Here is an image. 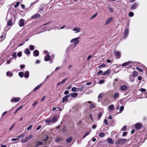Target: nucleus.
I'll list each match as a JSON object with an SVG mask.
<instances>
[{"mask_svg":"<svg viewBox=\"0 0 147 147\" xmlns=\"http://www.w3.org/2000/svg\"><path fill=\"white\" fill-rule=\"evenodd\" d=\"M102 96V94L101 93L98 96V98H101Z\"/></svg>","mask_w":147,"mask_h":147,"instance_id":"obj_64","label":"nucleus"},{"mask_svg":"<svg viewBox=\"0 0 147 147\" xmlns=\"http://www.w3.org/2000/svg\"><path fill=\"white\" fill-rule=\"evenodd\" d=\"M101 112H99V113L98 115V120H99L100 119L104 112V111L103 109H102L101 110Z\"/></svg>","mask_w":147,"mask_h":147,"instance_id":"obj_13","label":"nucleus"},{"mask_svg":"<svg viewBox=\"0 0 147 147\" xmlns=\"http://www.w3.org/2000/svg\"><path fill=\"white\" fill-rule=\"evenodd\" d=\"M131 62V61H129L126 62L122 64L121 66L122 67H125V66H127Z\"/></svg>","mask_w":147,"mask_h":147,"instance_id":"obj_28","label":"nucleus"},{"mask_svg":"<svg viewBox=\"0 0 147 147\" xmlns=\"http://www.w3.org/2000/svg\"><path fill=\"white\" fill-rule=\"evenodd\" d=\"M84 88L83 87H82L81 88H78V89L80 91H82L84 90Z\"/></svg>","mask_w":147,"mask_h":147,"instance_id":"obj_60","label":"nucleus"},{"mask_svg":"<svg viewBox=\"0 0 147 147\" xmlns=\"http://www.w3.org/2000/svg\"><path fill=\"white\" fill-rule=\"evenodd\" d=\"M32 127V125H30L27 128V130H29L30 129H31Z\"/></svg>","mask_w":147,"mask_h":147,"instance_id":"obj_55","label":"nucleus"},{"mask_svg":"<svg viewBox=\"0 0 147 147\" xmlns=\"http://www.w3.org/2000/svg\"><path fill=\"white\" fill-rule=\"evenodd\" d=\"M33 54L35 56H38L39 55V52L38 50H35L33 51Z\"/></svg>","mask_w":147,"mask_h":147,"instance_id":"obj_19","label":"nucleus"},{"mask_svg":"<svg viewBox=\"0 0 147 147\" xmlns=\"http://www.w3.org/2000/svg\"><path fill=\"white\" fill-rule=\"evenodd\" d=\"M133 77L134 76H132L130 75L129 76V79L131 82H133L135 80V79Z\"/></svg>","mask_w":147,"mask_h":147,"instance_id":"obj_30","label":"nucleus"},{"mask_svg":"<svg viewBox=\"0 0 147 147\" xmlns=\"http://www.w3.org/2000/svg\"><path fill=\"white\" fill-rule=\"evenodd\" d=\"M71 90L72 91L74 92H76L77 91V88L74 87L72 88Z\"/></svg>","mask_w":147,"mask_h":147,"instance_id":"obj_49","label":"nucleus"},{"mask_svg":"<svg viewBox=\"0 0 147 147\" xmlns=\"http://www.w3.org/2000/svg\"><path fill=\"white\" fill-rule=\"evenodd\" d=\"M105 136V134L103 132H100L99 134V136L100 137H103Z\"/></svg>","mask_w":147,"mask_h":147,"instance_id":"obj_34","label":"nucleus"},{"mask_svg":"<svg viewBox=\"0 0 147 147\" xmlns=\"http://www.w3.org/2000/svg\"><path fill=\"white\" fill-rule=\"evenodd\" d=\"M59 117L58 115H55L52 118H49L46 120L45 121L48 124L54 123L57 122Z\"/></svg>","mask_w":147,"mask_h":147,"instance_id":"obj_1","label":"nucleus"},{"mask_svg":"<svg viewBox=\"0 0 147 147\" xmlns=\"http://www.w3.org/2000/svg\"><path fill=\"white\" fill-rule=\"evenodd\" d=\"M22 52L20 51V52H18V53H17L18 56L19 57H21L22 55Z\"/></svg>","mask_w":147,"mask_h":147,"instance_id":"obj_46","label":"nucleus"},{"mask_svg":"<svg viewBox=\"0 0 147 147\" xmlns=\"http://www.w3.org/2000/svg\"><path fill=\"white\" fill-rule=\"evenodd\" d=\"M80 37H79L73 38L71 39L70 41V43L74 42V46L76 47L79 43V39H80Z\"/></svg>","mask_w":147,"mask_h":147,"instance_id":"obj_3","label":"nucleus"},{"mask_svg":"<svg viewBox=\"0 0 147 147\" xmlns=\"http://www.w3.org/2000/svg\"><path fill=\"white\" fill-rule=\"evenodd\" d=\"M40 17V15L39 14L36 13L32 16L31 17V18L35 19L38 18H39Z\"/></svg>","mask_w":147,"mask_h":147,"instance_id":"obj_10","label":"nucleus"},{"mask_svg":"<svg viewBox=\"0 0 147 147\" xmlns=\"http://www.w3.org/2000/svg\"><path fill=\"white\" fill-rule=\"evenodd\" d=\"M42 84H41L36 86L33 90V91L34 92L38 90L41 86Z\"/></svg>","mask_w":147,"mask_h":147,"instance_id":"obj_24","label":"nucleus"},{"mask_svg":"<svg viewBox=\"0 0 147 147\" xmlns=\"http://www.w3.org/2000/svg\"><path fill=\"white\" fill-rule=\"evenodd\" d=\"M73 31H75V33H78L80 31V28L79 27L75 28L73 29Z\"/></svg>","mask_w":147,"mask_h":147,"instance_id":"obj_17","label":"nucleus"},{"mask_svg":"<svg viewBox=\"0 0 147 147\" xmlns=\"http://www.w3.org/2000/svg\"><path fill=\"white\" fill-rule=\"evenodd\" d=\"M138 5V3H135L130 7V9L131 10L137 8Z\"/></svg>","mask_w":147,"mask_h":147,"instance_id":"obj_8","label":"nucleus"},{"mask_svg":"<svg viewBox=\"0 0 147 147\" xmlns=\"http://www.w3.org/2000/svg\"><path fill=\"white\" fill-rule=\"evenodd\" d=\"M51 58V57L49 55H47L45 57L44 60L45 61H48L50 60Z\"/></svg>","mask_w":147,"mask_h":147,"instance_id":"obj_22","label":"nucleus"},{"mask_svg":"<svg viewBox=\"0 0 147 147\" xmlns=\"http://www.w3.org/2000/svg\"><path fill=\"white\" fill-rule=\"evenodd\" d=\"M12 21L11 20H9L7 22V26H11L12 24Z\"/></svg>","mask_w":147,"mask_h":147,"instance_id":"obj_33","label":"nucleus"},{"mask_svg":"<svg viewBox=\"0 0 147 147\" xmlns=\"http://www.w3.org/2000/svg\"><path fill=\"white\" fill-rule=\"evenodd\" d=\"M11 56L12 57V59H16L17 57L16 52L13 53L11 55Z\"/></svg>","mask_w":147,"mask_h":147,"instance_id":"obj_26","label":"nucleus"},{"mask_svg":"<svg viewBox=\"0 0 147 147\" xmlns=\"http://www.w3.org/2000/svg\"><path fill=\"white\" fill-rule=\"evenodd\" d=\"M78 95V93H70L69 94V96H71L73 98H75Z\"/></svg>","mask_w":147,"mask_h":147,"instance_id":"obj_21","label":"nucleus"},{"mask_svg":"<svg viewBox=\"0 0 147 147\" xmlns=\"http://www.w3.org/2000/svg\"><path fill=\"white\" fill-rule=\"evenodd\" d=\"M43 144V142H38L36 144V147H38L40 145H42Z\"/></svg>","mask_w":147,"mask_h":147,"instance_id":"obj_32","label":"nucleus"},{"mask_svg":"<svg viewBox=\"0 0 147 147\" xmlns=\"http://www.w3.org/2000/svg\"><path fill=\"white\" fill-rule=\"evenodd\" d=\"M30 50L33 51L34 49V46L33 45H30Z\"/></svg>","mask_w":147,"mask_h":147,"instance_id":"obj_37","label":"nucleus"},{"mask_svg":"<svg viewBox=\"0 0 147 147\" xmlns=\"http://www.w3.org/2000/svg\"><path fill=\"white\" fill-rule=\"evenodd\" d=\"M23 106H21L19 107V108H18L16 111H15L14 113V114H16L17 113V112L20 109H21L22 108V107Z\"/></svg>","mask_w":147,"mask_h":147,"instance_id":"obj_45","label":"nucleus"},{"mask_svg":"<svg viewBox=\"0 0 147 147\" xmlns=\"http://www.w3.org/2000/svg\"><path fill=\"white\" fill-rule=\"evenodd\" d=\"M19 140V139L18 137L17 138H12L11 139V140L12 141H18Z\"/></svg>","mask_w":147,"mask_h":147,"instance_id":"obj_57","label":"nucleus"},{"mask_svg":"<svg viewBox=\"0 0 147 147\" xmlns=\"http://www.w3.org/2000/svg\"><path fill=\"white\" fill-rule=\"evenodd\" d=\"M6 75L7 76H9L10 77H11L12 75V74L11 72L8 71L6 73Z\"/></svg>","mask_w":147,"mask_h":147,"instance_id":"obj_36","label":"nucleus"},{"mask_svg":"<svg viewBox=\"0 0 147 147\" xmlns=\"http://www.w3.org/2000/svg\"><path fill=\"white\" fill-rule=\"evenodd\" d=\"M140 91L142 92H144V91H145L146 90L144 88H141L140 89Z\"/></svg>","mask_w":147,"mask_h":147,"instance_id":"obj_63","label":"nucleus"},{"mask_svg":"<svg viewBox=\"0 0 147 147\" xmlns=\"http://www.w3.org/2000/svg\"><path fill=\"white\" fill-rule=\"evenodd\" d=\"M29 76V72L27 71H26L24 74V76L25 78H28Z\"/></svg>","mask_w":147,"mask_h":147,"instance_id":"obj_25","label":"nucleus"},{"mask_svg":"<svg viewBox=\"0 0 147 147\" xmlns=\"http://www.w3.org/2000/svg\"><path fill=\"white\" fill-rule=\"evenodd\" d=\"M20 100V98L17 97L11 99V102H17Z\"/></svg>","mask_w":147,"mask_h":147,"instance_id":"obj_11","label":"nucleus"},{"mask_svg":"<svg viewBox=\"0 0 147 147\" xmlns=\"http://www.w3.org/2000/svg\"><path fill=\"white\" fill-rule=\"evenodd\" d=\"M32 136L31 135L25 137L24 139H23L21 140V142L22 143H25L27 141L32 138Z\"/></svg>","mask_w":147,"mask_h":147,"instance_id":"obj_4","label":"nucleus"},{"mask_svg":"<svg viewBox=\"0 0 147 147\" xmlns=\"http://www.w3.org/2000/svg\"><path fill=\"white\" fill-rule=\"evenodd\" d=\"M67 78H66V79H65L63 80L61 82H60L61 84H63L65 82V81L67 80Z\"/></svg>","mask_w":147,"mask_h":147,"instance_id":"obj_52","label":"nucleus"},{"mask_svg":"<svg viewBox=\"0 0 147 147\" xmlns=\"http://www.w3.org/2000/svg\"><path fill=\"white\" fill-rule=\"evenodd\" d=\"M126 127L125 126H124L121 129V130L123 131H124L126 130Z\"/></svg>","mask_w":147,"mask_h":147,"instance_id":"obj_50","label":"nucleus"},{"mask_svg":"<svg viewBox=\"0 0 147 147\" xmlns=\"http://www.w3.org/2000/svg\"><path fill=\"white\" fill-rule=\"evenodd\" d=\"M105 81L103 80H102L99 81V83L100 84H102L104 83Z\"/></svg>","mask_w":147,"mask_h":147,"instance_id":"obj_61","label":"nucleus"},{"mask_svg":"<svg viewBox=\"0 0 147 147\" xmlns=\"http://www.w3.org/2000/svg\"><path fill=\"white\" fill-rule=\"evenodd\" d=\"M132 76L134 77H136L138 76V73L136 71H134L132 73Z\"/></svg>","mask_w":147,"mask_h":147,"instance_id":"obj_31","label":"nucleus"},{"mask_svg":"<svg viewBox=\"0 0 147 147\" xmlns=\"http://www.w3.org/2000/svg\"><path fill=\"white\" fill-rule=\"evenodd\" d=\"M72 139V137L67 138L66 139V142L67 143H69L71 142Z\"/></svg>","mask_w":147,"mask_h":147,"instance_id":"obj_27","label":"nucleus"},{"mask_svg":"<svg viewBox=\"0 0 147 147\" xmlns=\"http://www.w3.org/2000/svg\"><path fill=\"white\" fill-rule=\"evenodd\" d=\"M48 138H49L48 137L47 135H46V136L45 138H44L42 139V140L44 141H46L48 139Z\"/></svg>","mask_w":147,"mask_h":147,"instance_id":"obj_48","label":"nucleus"},{"mask_svg":"<svg viewBox=\"0 0 147 147\" xmlns=\"http://www.w3.org/2000/svg\"><path fill=\"white\" fill-rule=\"evenodd\" d=\"M114 105H109L108 108V109L109 110V112H111L114 110Z\"/></svg>","mask_w":147,"mask_h":147,"instance_id":"obj_9","label":"nucleus"},{"mask_svg":"<svg viewBox=\"0 0 147 147\" xmlns=\"http://www.w3.org/2000/svg\"><path fill=\"white\" fill-rule=\"evenodd\" d=\"M107 141L110 144H113V141L112 139L111 138H107Z\"/></svg>","mask_w":147,"mask_h":147,"instance_id":"obj_23","label":"nucleus"},{"mask_svg":"<svg viewBox=\"0 0 147 147\" xmlns=\"http://www.w3.org/2000/svg\"><path fill=\"white\" fill-rule=\"evenodd\" d=\"M113 20V19L112 18H111L109 19H108L106 22L105 24L107 25L109 23L111 22Z\"/></svg>","mask_w":147,"mask_h":147,"instance_id":"obj_20","label":"nucleus"},{"mask_svg":"<svg viewBox=\"0 0 147 147\" xmlns=\"http://www.w3.org/2000/svg\"><path fill=\"white\" fill-rule=\"evenodd\" d=\"M111 71L110 69H108L107 71H104L103 74H101V76L104 75H107L110 74Z\"/></svg>","mask_w":147,"mask_h":147,"instance_id":"obj_14","label":"nucleus"},{"mask_svg":"<svg viewBox=\"0 0 147 147\" xmlns=\"http://www.w3.org/2000/svg\"><path fill=\"white\" fill-rule=\"evenodd\" d=\"M97 13H96L94 15H93L90 18V19L91 20L93 19L96 17L97 16Z\"/></svg>","mask_w":147,"mask_h":147,"instance_id":"obj_41","label":"nucleus"},{"mask_svg":"<svg viewBox=\"0 0 147 147\" xmlns=\"http://www.w3.org/2000/svg\"><path fill=\"white\" fill-rule=\"evenodd\" d=\"M95 107V106L93 104H91L89 106L90 109H92Z\"/></svg>","mask_w":147,"mask_h":147,"instance_id":"obj_44","label":"nucleus"},{"mask_svg":"<svg viewBox=\"0 0 147 147\" xmlns=\"http://www.w3.org/2000/svg\"><path fill=\"white\" fill-rule=\"evenodd\" d=\"M117 59H119L121 57V54L120 52L116 51L114 53Z\"/></svg>","mask_w":147,"mask_h":147,"instance_id":"obj_7","label":"nucleus"},{"mask_svg":"<svg viewBox=\"0 0 147 147\" xmlns=\"http://www.w3.org/2000/svg\"><path fill=\"white\" fill-rule=\"evenodd\" d=\"M11 58H10L9 60L7 61H6V63L7 64H10L11 61Z\"/></svg>","mask_w":147,"mask_h":147,"instance_id":"obj_53","label":"nucleus"},{"mask_svg":"<svg viewBox=\"0 0 147 147\" xmlns=\"http://www.w3.org/2000/svg\"><path fill=\"white\" fill-rule=\"evenodd\" d=\"M38 103V102L37 101H35L32 104V106L34 107Z\"/></svg>","mask_w":147,"mask_h":147,"instance_id":"obj_62","label":"nucleus"},{"mask_svg":"<svg viewBox=\"0 0 147 147\" xmlns=\"http://www.w3.org/2000/svg\"><path fill=\"white\" fill-rule=\"evenodd\" d=\"M24 22L25 20H24L23 19H20L18 22V24H19V25L20 26V27H22L23 26L24 24Z\"/></svg>","mask_w":147,"mask_h":147,"instance_id":"obj_5","label":"nucleus"},{"mask_svg":"<svg viewBox=\"0 0 147 147\" xmlns=\"http://www.w3.org/2000/svg\"><path fill=\"white\" fill-rule=\"evenodd\" d=\"M104 122L106 125H108V123H107V119H105L104 120Z\"/></svg>","mask_w":147,"mask_h":147,"instance_id":"obj_59","label":"nucleus"},{"mask_svg":"<svg viewBox=\"0 0 147 147\" xmlns=\"http://www.w3.org/2000/svg\"><path fill=\"white\" fill-rule=\"evenodd\" d=\"M108 9L110 11V12L113 13V9L111 7H108Z\"/></svg>","mask_w":147,"mask_h":147,"instance_id":"obj_54","label":"nucleus"},{"mask_svg":"<svg viewBox=\"0 0 147 147\" xmlns=\"http://www.w3.org/2000/svg\"><path fill=\"white\" fill-rule=\"evenodd\" d=\"M19 4L20 2H16V5H14V7L16 8L17 7L19 6Z\"/></svg>","mask_w":147,"mask_h":147,"instance_id":"obj_51","label":"nucleus"},{"mask_svg":"<svg viewBox=\"0 0 147 147\" xmlns=\"http://www.w3.org/2000/svg\"><path fill=\"white\" fill-rule=\"evenodd\" d=\"M136 69H137V70H138L139 71H140V72H142L143 71V69H141L140 68L138 67H136Z\"/></svg>","mask_w":147,"mask_h":147,"instance_id":"obj_47","label":"nucleus"},{"mask_svg":"<svg viewBox=\"0 0 147 147\" xmlns=\"http://www.w3.org/2000/svg\"><path fill=\"white\" fill-rule=\"evenodd\" d=\"M129 30L128 28H126L125 29V32H124V39H126L129 34Z\"/></svg>","mask_w":147,"mask_h":147,"instance_id":"obj_6","label":"nucleus"},{"mask_svg":"<svg viewBox=\"0 0 147 147\" xmlns=\"http://www.w3.org/2000/svg\"><path fill=\"white\" fill-rule=\"evenodd\" d=\"M103 71L102 70L99 71L98 73V75H101V74H103Z\"/></svg>","mask_w":147,"mask_h":147,"instance_id":"obj_58","label":"nucleus"},{"mask_svg":"<svg viewBox=\"0 0 147 147\" xmlns=\"http://www.w3.org/2000/svg\"><path fill=\"white\" fill-rule=\"evenodd\" d=\"M66 127L64 125L63 127V129H62V131L64 132H65L66 131Z\"/></svg>","mask_w":147,"mask_h":147,"instance_id":"obj_39","label":"nucleus"},{"mask_svg":"<svg viewBox=\"0 0 147 147\" xmlns=\"http://www.w3.org/2000/svg\"><path fill=\"white\" fill-rule=\"evenodd\" d=\"M127 140L125 139H120L119 140H117L115 142L116 145H118L119 144H125L127 142Z\"/></svg>","mask_w":147,"mask_h":147,"instance_id":"obj_2","label":"nucleus"},{"mask_svg":"<svg viewBox=\"0 0 147 147\" xmlns=\"http://www.w3.org/2000/svg\"><path fill=\"white\" fill-rule=\"evenodd\" d=\"M24 53L26 55H29L30 54V52L28 49H26L24 51Z\"/></svg>","mask_w":147,"mask_h":147,"instance_id":"obj_29","label":"nucleus"},{"mask_svg":"<svg viewBox=\"0 0 147 147\" xmlns=\"http://www.w3.org/2000/svg\"><path fill=\"white\" fill-rule=\"evenodd\" d=\"M129 17H132L134 15V13L133 12H130L129 13Z\"/></svg>","mask_w":147,"mask_h":147,"instance_id":"obj_42","label":"nucleus"},{"mask_svg":"<svg viewBox=\"0 0 147 147\" xmlns=\"http://www.w3.org/2000/svg\"><path fill=\"white\" fill-rule=\"evenodd\" d=\"M105 64L104 63H102V64L98 66V68H101V67H105Z\"/></svg>","mask_w":147,"mask_h":147,"instance_id":"obj_38","label":"nucleus"},{"mask_svg":"<svg viewBox=\"0 0 147 147\" xmlns=\"http://www.w3.org/2000/svg\"><path fill=\"white\" fill-rule=\"evenodd\" d=\"M69 97V94L68 95L65 96L62 99V102H63L68 100V98Z\"/></svg>","mask_w":147,"mask_h":147,"instance_id":"obj_18","label":"nucleus"},{"mask_svg":"<svg viewBox=\"0 0 147 147\" xmlns=\"http://www.w3.org/2000/svg\"><path fill=\"white\" fill-rule=\"evenodd\" d=\"M135 127L136 129H140L141 128V125L139 123H138L135 124Z\"/></svg>","mask_w":147,"mask_h":147,"instance_id":"obj_16","label":"nucleus"},{"mask_svg":"<svg viewBox=\"0 0 147 147\" xmlns=\"http://www.w3.org/2000/svg\"><path fill=\"white\" fill-rule=\"evenodd\" d=\"M24 136L25 135L24 134H22L18 136V137L19 139V138H24Z\"/></svg>","mask_w":147,"mask_h":147,"instance_id":"obj_43","label":"nucleus"},{"mask_svg":"<svg viewBox=\"0 0 147 147\" xmlns=\"http://www.w3.org/2000/svg\"><path fill=\"white\" fill-rule=\"evenodd\" d=\"M127 87L126 85H123L121 86L120 89L122 91H124L127 90Z\"/></svg>","mask_w":147,"mask_h":147,"instance_id":"obj_15","label":"nucleus"},{"mask_svg":"<svg viewBox=\"0 0 147 147\" xmlns=\"http://www.w3.org/2000/svg\"><path fill=\"white\" fill-rule=\"evenodd\" d=\"M61 138L59 137H58L56 139L55 141L57 142H58V141H60L61 140Z\"/></svg>","mask_w":147,"mask_h":147,"instance_id":"obj_56","label":"nucleus"},{"mask_svg":"<svg viewBox=\"0 0 147 147\" xmlns=\"http://www.w3.org/2000/svg\"><path fill=\"white\" fill-rule=\"evenodd\" d=\"M124 109V107L123 106H121L120 108L119 111L120 113H121Z\"/></svg>","mask_w":147,"mask_h":147,"instance_id":"obj_40","label":"nucleus"},{"mask_svg":"<svg viewBox=\"0 0 147 147\" xmlns=\"http://www.w3.org/2000/svg\"><path fill=\"white\" fill-rule=\"evenodd\" d=\"M119 97V93L118 92L115 93L113 95L114 100H117Z\"/></svg>","mask_w":147,"mask_h":147,"instance_id":"obj_12","label":"nucleus"},{"mask_svg":"<svg viewBox=\"0 0 147 147\" xmlns=\"http://www.w3.org/2000/svg\"><path fill=\"white\" fill-rule=\"evenodd\" d=\"M24 73L23 72H20L19 73V75L21 78L23 77Z\"/></svg>","mask_w":147,"mask_h":147,"instance_id":"obj_35","label":"nucleus"}]
</instances>
